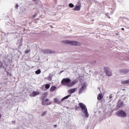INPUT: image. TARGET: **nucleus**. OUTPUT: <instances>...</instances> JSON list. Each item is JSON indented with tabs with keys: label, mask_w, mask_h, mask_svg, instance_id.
Segmentation results:
<instances>
[{
	"label": "nucleus",
	"mask_w": 129,
	"mask_h": 129,
	"mask_svg": "<svg viewBox=\"0 0 129 129\" xmlns=\"http://www.w3.org/2000/svg\"><path fill=\"white\" fill-rule=\"evenodd\" d=\"M12 122H13V123H15V122H16V121H15V120H13V121H12Z\"/></svg>",
	"instance_id": "473e14b6"
},
{
	"label": "nucleus",
	"mask_w": 129,
	"mask_h": 129,
	"mask_svg": "<svg viewBox=\"0 0 129 129\" xmlns=\"http://www.w3.org/2000/svg\"><path fill=\"white\" fill-rule=\"evenodd\" d=\"M46 102L44 100H42L41 104L42 105H46V104L45 103Z\"/></svg>",
	"instance_id": "b1692460"
},
{
	"label": "nucleus",
	"mask_w": 129,
	"mask_h": 129,
	"mask_svg": "<svg viewBox=\"0 0 129 129\" xmlns=\"http://www.w3.org/2000/svg\"><path fill=\"white\" fill-rule=\"evenodd\" d=\"M121 84H123L124 85H129V81H122Z\"/></svg>",
	"instance_id": "dca6fc26"
},
{
	"label": "nucleus",
	"mask_w": 129,
	"mask_h": 129,
	"mask_svg": "<svg viewBox=\"0 0 129 129\" xmlns=\"http://www.w3.org/2000/svg\"><path fill=\"white\" fill-rule=\"evenodd\" d=\"M37 14L34 15L33 18H36Z\"/></svg>",
	"instance_id": "c85d7f7f"
},
{
	"label": "nucleus",
	"mask_w": 129,
	"mask_h": 129,
	"mask_svg": "<svg viewBox=\"0 0 129 129\" xmlns=\"http://www.w3.org/2000/svg\"><path fill=\"white\" fill-rule=\"evenodd\" d=\"M51 104H52V102H49L46 103V105H51Z\"/></svg>",
	"instance_id": "393cba45"
},
{
	"label": "nucleus",
	"mask_w": 129,
	"mask_h": 129,
	"mask_svg": "<svg viewBox=\"0 0 129 129\" xmlns=\"http://www.w3.org/2000/svg\"><path fill=\"white\" fill-rule=\"evenodd\" d=\"M15 8H16V9H18V8H19V5L16 4L15 6Z\"/></svg>",
	"instance_id": "cd10ccee"
},
{
	"label": "nucleus",
	"mask_w": 129,
	"mask_h": 129,
	"mask_svg": "<svg viewBox=\"0 0 129 129\" xmlns=\"http://www.w3.org/2000/svg\"><path fill=\"white\" fill-rule=\"evenodd\" d=\"M44 101H45V102H48V101H49V99L46 98V99H45Z\"/></svg>",
	"instance_id": "bb28decb"
},
{
	"label": "nucleus",
	"mask_w": 129,
	"mask_h": 129,
	"mask_svg": "<svg viewBox=\"0 0 129 129\" xmlns=\"http://www.w3.org/2000/svg\"><path fill=\"white\" fill-rule=\"evenodd\" d=\"M48 96V92H45L42 94V96H41V100H44Z\"/></svg>",
	"instance_id": "9d476101"
},
{
	"label": "nucleus",
	"mask_w": 129,
	"mask_h": 129,
	"mask_svg": "<svg viewBox=\"0 0 129 129\" xmlns=\"http://www.w3.org/2000/svg\"><path fill=\"white\" fill-rule=\"evenodd\" d=\"M69 6L70 7V8H74V5H73V4L72 3H70L69 5Z\"/></svg>",
	"instance_id": "4be33fe9"
},
{
	"label": "nucleus",
	"mask_w": 129,
	"mask_h": 129,
	"mask_svg": "<svg viewBox=\"0 0 129 129\" xmlns=\"http://www.w3.org/2000/svg\"><path fill=\"white\" fill-rule=\"evenodd\" d=\"M56 86H52L50 89V90L51 92H53V91H55V90H56Z\"/></svg>",
	"instance_id": "2eb2a0df"
},
{
	"label": "nucleus",
	"mask_w": 129,
	"mask_h": 129,
	"mask_svg": "<svg viewBox=\"0 0 129 129\" xmlns=\"http://www.w3.org/2000/svg\"><path fill=\"white\" fill-rule=\"evenodd\" d=\"M77 90V88L71 89L69 90V93H70L71 94H72V93H74V92H76Z\"/></svg>",
	"instance_id": "9b49d317"
},
{
	"label": "nucleus",
	"mask_w": 129,
	"mask_h": 129,
	"mask_svg": "<svg viewBox=\"0 0 129 129\" xmlns=\"http://www.w3.org/2000/svg\"><path fill=\"white\" fill-rule=\"evenodd\" d=\"M124 106V104L123 102L121 101V100L119 99L117 102L116 107L117 108H120V107H123Z\"/></svg>",
	"instance_id": "423d86ee"
},
{
	"label": "nucleus",
	"mask_w": 129,
	"mask_h": 129,
	"mask_svg": "<svg viewBox=\"0 0 129 129\" xmlns=\"http://www.w3.org/2000/svg\"><path fill=\"white\" fill-rule=\"evenodd\" d=\"M70 96H71V94H69L67 96H66L65 97L61 99V101H63V100H65V99H68V98H69Z\"/></svg>",
	"instance_id": "4468645a"
},
{
	"label": "nucleus",
	"mask_w": 129,
	"mask_h": 129,
	"mask_svg": "<svg viewBox=\"0 0 129 129\" xmlns=\"http://www.w3.org/2000/svg\"><path fill=\"white\" fill-rule=\"evenodd\" d=\"M39 94H40V92L34 91L33 93L30 94V96H31L32 97H35V96H36V95H39Z\"/></svg>",
	"instance_id": "1a4fd4ad"
},
{
	"label": "nucleus",
	"mask_w": 129,
	"mask_h": 129,
	"mask_svg": "<svg viewBox=\"0 0 129 129\" xmlns=\"http://www.w3.org/2000/svg\"><path fill=\"white\" fill-rule=\"evenodd\" d=\"M61 83L62 85H64L65 86H67V87H72L74 85H75L76 83H77V81H61Z\"/></svg>",
	"instance_id": "20e7f679"
},
{
	"label": "nucleus",
	"mask_w": 129,
	"mask_h": 129,
	"mask_svg": "<svg viewBox=\"0 0 129 129\" xmlns=\"http://www.w3.org/2000/svg\"><path fill=\"white\" fill-rule=\"evenodd\" d=\"M81 10V4L78 3L76 7L74 8V11H78L79 12Z\"/></svg>",
	"instance_id": "6e6552de"
},
{
	"label": "nucleus",
	"mask_w": 129,
	"mask_h": 129,
	"mask_svg": "<svg viewBox=\"0 0 129 129\" xmlns=\"http://www.w3.org/2000/svg\"><path fill=\"white\" fill-rule=\"evenodd\" d=\"M111 98H112V94H111L109 96V99L110 101H111L112 100Z\"/></svg>",
	"instance_id": "5701e85b"
},
{
	"label": "nucleus",
	"mask_w": 129,
	"mask_h": 129,
	"mask_svg": "<svg viewBox=\"0 0 129 129\" xmlns=\"http://www.w3.org/2000/svg\"><path fill=\"white\" fill-rule=\"evenodd\" d=\"M36 74L39 75L41 73V70H38L36 71H35Z\"/></svg>",
	"instance_id": "412c9836"
},
{
	"label": "nucleus",
	"mask_w": 129,
	"mask_h": 129,
	"mask_svg": "<svg viewBox=\"0 0 129 129\" xmlns=\"http://www.w3.org/2000/svg\"><path fill=\"white\" fill-rule=\"evenodd\" d=\"M47 114V111H45L41 113V116H45Z\"/></svg>",
	"instance_id": "6ab92c4d"
},
{
	"label": "nucleus",
	"mask_w": 129,
	"mask_h": 129,
	"mask_svg": "<svg viewBox=\"0 0 129 129\" xmlns=\"http://www.w3.org/2000/svg\"><path fill=\"white\" fill-rule=\"evenodd\" d=\"M103 98V96H102V94H99L97 97L98 100H101Z\"/></svg>",
	"instance_id": "ddd939ff"
},
{
	"label": "nucleus",
	"mask_w": 129,
	"mask_h": 129,
	"mask_svg": "<svg viewBox=\"0 0 129 129\" xmlns=\"http://www.w3.org/2000/svg\"><path fill=\"white\" fill-rule=\"evenodd\" d=\"M115 114L118 116V117H122L123 118L126 117V112L123 110H119L117 111Z\"/></svg>",
	"instance_id": "7ed1b4c3"
},
{
	"label": "nucleus",
	"mask_w": 129,
	"mask_h": 129,
	"mask_svg": "<svg viewBox=\"0 0 129 129\" xmlns=\"http://www.w3.org/2000/svg\"><path fill=\"white\" fill-rule=\"evenodd\" d=\"M43 53L44 54H50L52 53V50L50 49H45L44 50H43Z\"/></svg>",
	"instance_id": "f8f14e48"
},
{
	"label": "nucleus",
	"mask_w": 129,
	"mask_h": 129,
	"mask_svg": "<svg viewBox=\"0 0 129 129\" xmlns=\"http://www.w3.org/2000/svg\"><path fill=\"white\" fill-rule=\"evenodd\" d=\"M76 110H77L78 109L77 108H75Z\"/></svg>",
	"instance_id": "c9c22d12"
},
{
	"label": "nucleus",
	"mask_w": 129,
	"mask_h": 129,
	"mask_svg": "<svg viewBox=\"0 0 129 129\" xmlns=\"http://www.w3.org/2000/svg\"><path fill=\"white\" fill-rule=\"evenodd\" d=\"M79 105L81 109V111L84 113L85 116L87 117V118H88V117H89V113H88V110H87L86 105L83 104V103H80Z\"/></svg>",
	"instance_id": "f257e3e1"
},
{
	"label": "nucleus",
	"mask_w": 129,
	"mask_h": 129,
	"mask_svg": "<svg viewBox=\"0 0 129 129\" xmlns=\"http://www.w3.org/2000/svg\"><path fill=\"white\" fill-rule=\"evenodd\" d=\"M62 72H64V71H61L59 73V74H61V73H62Z\"/></svg>",
	"instance_id": "c756f323"
},
{
	"label": "nucleus",
	"mask_w": 129,
	"mask_h": 129,
	"mask_svg": "<svg viewBox=\"0 0 129 129\" xmlns=\"http://www.w3.org/2000/svg\"><path fill=\"white\" fill-rule=\"evenodd\" d=\"M54 127H57V124H54Z\"/></svg>",
	"instance_id": "7c9ffc66"
},
{
	"label": "nucleus",
	"mask_w": 129,
	"mask_h": 129,
	"mask_svg": "<svg viewBox=\"0 0 129 129\" xmlns=\"http://www.w3.org/2000/svg\"><path fill=\"white\" fill-rule=\"evenodd\" d=\"M126 81H129V80H126Z\"/></svg>",
	"instance_id": "4c0bfd02"
},
{
	"label": "nucleus",
	"mask_w": 129,
	"mask_h": 129,
	"mask_svg": "<svg viewBox=\"0 0 129 129\" xmlns=\"http://www.w3.org/2000/svg\"><path fill=\"white\" fill-rule=\"evenodd\" d=\"M109 19H110V17H109Z\"/></svg>",
	"instance_id": "58836bf2"
},
{
	"label": "nucleus",
	"mask_w": 129,
	"mask_h": 129,
	"mask_svg": "<svg viewBox=\"0 0 129 129\" xmlns=\"http://www.w3.org/2000/svg\"><path fill=\"white\" fill-rule=\"evenodd\" d=\"M104 70L107 76H111V75H112V73L109 71L108 68H104Z\"/></svg>",
	"instance_id": "0eeeda50"
},
{
	"label": "nucleus",
	"mask_w": 129,
	"mask_h": 129,
	"mask_svg": "<svg viewBox=\"0 0 129 129\" xmlns=\"http://www.w3.org/2000/svg\"><path fill=\"white\" fill-rule=\"evenodd\" d=\"M61 81H71V80L69 78L63 79Z\"/></svg>",
	"instance_id": "aec40b11"
},
{
	"label": "nucleus",
	"mask_w": 129,
	"mask_h": 129,
	"mask_svg": "<svg viewBox=\"0 0 129 129\" xmlns=\"http://www.w3.org/2000/svg\"><path fill=\"white\" fill-rule=\"evenodd\" d=\"M62 42L64 43V44L72 45V46H80L81 45V43H80V42L76 41L64 40L62 41Z\"/></svg>",
	"instance_id": "f03ea898"
},
{
	"label": "nucleus",
	"mask_w": 129,
	"mask_h": 129,
	"mask_svg": "<svg viewBox=\"0 0 129 129\" xmlns=\"http://www.w3.org/2000/svg\"><path fill=\"white\" fill-rule=\"evenodd\" d=\"M122 31H124V28H121Z\"/></svg>",
	"instance_id": "f704fd0d"
},
{
	"label": "nucleus",
	"mask_w": 129,
	"mask_h": 129,
	"mask_svg": "<svg viewBox=\"0 0 129 129\" xmlns=\"http://www.w3.org/2000/svg\"><path fill=\"white\" fill-rule=\"evenodd\" d=\"M86 88H87V83H86V82H84L83 84H81V87L79 89V94L83 93V91H84Z\"/></svg>",
	"instance_id": "39448f33"
},
{
	"label": "nucleus",
	"mask_w": 129,
	"mask_h": 129,
	"mask_svg": "<svg viewBox=\"0 0 129 129\" xmlns=\"http://www.w3.org/2000/svg\"><path fill=\"white\" fill-rule=\"evenodd\" d=\"M1 118H2V114L0 113V120H1Z\"/></svg>",
	"instance_id": "72a5a7b5"
},
{
	"label": "nucleus",
	"mask_w": 129,
	"mask_h": 129,
	"mask_svg": "<svg viewBox=\"0 0 129 129\" xmlns=\"http://www.w3.org/2000/svg\"><path fill=\"white\" fill-rule=\"evenodd\" d=\"M33 2H36V0H33Z\"/></svg>",
	"instance_id": "e433bc0d"
},
{
	"label": "nucleus",
	"mask_w": 129,
	"mask_h": 129,
	"mask_svg": "<svg viewBox=\"0 0 129 129\" xmlns=\"http://www.w3.org/2000/svg\"><path fill=\"white\" fill-rule=\"evenodd\" d=\"M44 87L45 89H49V88H50V85L49 84H46L44 85Z\"/></svg>",
	"instance_id": "a211bd4d"
},
{
	"label": "nucleus",
	"mask_w": 129,
	"mask_h": 129,
	"mask_svg": "<svg viewBox=\"0 0 129 129\" xmlns=\"http://www.w3.org/2000/svg\"><path fill=\"white\" fill-rule=\"evenodd\" d=\"M120 90H123V91H125V89H120Z\"/></svg>",
	"instance_id": "2f4dec72"
},
{
	"label": "nucleus",
	"mask_w": 129,
	"mask_h": 129,
	"mask_svg": "<svg viewBox=\"0 0 129 129\" xmlns=\"http://www.w3.org/2000/svg\"><path fill=\"white\" fill-rule=\"evenodd\" d=\"M53 100L55 103H58V104H60V102L59 101V99L57 98H55L53 99Z\"/></svg>",
	"instance_id": "f3484780"
},
{
	"label": "nucleus",
	"mask_w": 129,
	"mask_h": 129,
	"mask_svg": "<svg viewBox=\"0 0 129 129\" xmlns=\"http://www.w3.org/2000/svg\"><path fill=\"white\" fill-rule=\"evenodd\" d=\"M30 52V49H27L25 51V54H28Z\"/></svg>",
	"instance_id": "a878e982"
}]
</instances>
